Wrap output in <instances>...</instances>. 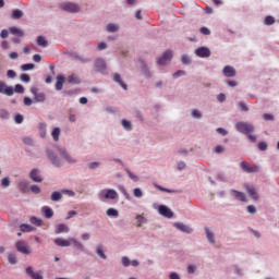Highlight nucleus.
<instances>
[{"instance_id": "aec40b11", "label": "nucleus", "mask_w": 279, "mask_h": 279, "mask_svg": "<svg viewBox=\"0 0 279 279\" xmlns=\"http://www.w3.org/2000/svg\"><path fill=\"white\" fill-rule=\"evenodd\" d=\"M29 178L33 182H43V177H40L38 169H33L29 173Z\"/></svg>"}, {"instance_id": "37998d69", "label": "nucleus", "mask_w": 279, "mask_h": 279, "mask_svg": "<svg viewBox=\"0 0 279 279\" xmlns=\"http://www.w3.org/2000/svg\"><path fill=\"white\" fill-rule=\"evenodd\" d=\"M121 124L124 128V130H132V123L130 121L122 120Z\"/></svg>"}, {"instance_id": "6ab92c4d", "label": "nucleus", "mask_w": 279, "mask_h": 279, "mask_svg": "<svg viewBox=\"0 0 279 279\" xmlns=\"http://www.w3.org/2000/svg\"><path fill=\"white\" fill-rule=\"evenodd\" d=\"M47 156L49 160H51L52 165H54V167H62V161L58 159V157H56V155H53L51 150L47 151Z\"/></svg>"}, {"instance_id": "f03ea898", "label": "nucleus", "mask_w": 279, "mask_h": 279, "mask_svg": "<svg viewBox=\"0 0 279 279\" xmlns=\"http://www.w3.org/2000/svg\"><path fill=\"white\" fill-rule=\"evenodd\" d=\"M60 10L63 12H70L71 14H75L80 12V4L75 2H63L59 4Z\"/></svg>"}, {"instance_id": "b1692460", "label": "nucleus", "mask_w": 279, "mask_h": 279, "mask_svg": "<svg viewBox=\"0 0 279 279\" xmlns=\"http://www.w3.org/2000/svg\"><path fill=\"white\" fill-rule=\"evenodd\" d=\"M113 82H117L124 90H128V85L122 82L120 74H113Z\"/></svg>"}, {"instance_id": "5701e85b", "label": "nucleus", "mask_w": 279, "mask_h": 279, "mask_svg": "<svg viewBox=\"0 0 279 279\" xmlns=\"http://www.w3.org/2000/svg\"><path fill=\"white\" fill-rule=\"evenodd\" d=\"M63 86H64V76L58 75L57 83H56V90H62Z\"/></svg>"}, {"instance_id": "cd10ccee", "label": "nucleus", "mask_w": 279, "mask_h": 279, "mask_svg": "<svg viewBox=\"0 0 279 279\" xmlns=\"http://www.w3.org/2000/svg\"><path fill=\"white\" fill-rule=\"evenodd\" d=\"M136 222H137V228H141V226H143V223H147V219L143 215H137Z\"/></svg>"}, {"instance_id": "6e6552de", "label": "nucleus", "mask_w": 279, "mask_h": 279, "mask_svg": "<svg viewBox=\"0 0 279 279\" xmlns=\"http://www.w3.org/2000/svg\"><path fill=\"white\" fill-rule=\"evenodd\" d=\"M171 58H173V52L167 50L163 52L162 57L158 59L157 64H159V66H165L167 62H170Z\"/></svg>"}, {"instance_id": "2f4dec72", "label": "nucleus", "mask_w": 279, "mask_h": 279, "mask_svg": "<svg viewBox=\"0 0 279 279\" xmlns=\"http://www.w3.org/2000/svg\"><path fill=\"white\" fill-rule=\"evenodd\" d=\"M37 45H39V47H47V45H49V43L47 41V39H45V37L38 36Z\"/></svg>"}, {"instance_id": "052dcab7", "label": "nucleus", "mask_w": 279, "mask_h": 279, "mask_svg": "<svg viewBox=\"0 0 279 279\" xmlns=\"http://www.w3.org/2000/svg\"><path fill=\"white\" fill-rule=\"evenodd\" d=\"M23 143L24 145H34V141L32 140V137H24Z\"/></svg>"}, {"instance_id": "a18cd8bd", "label": "nucleus", "mask_w": 279, "mask_h": 279, "mask_svg": "<svg viewBox=\"0 0 279 279\" xmlns=\"http://www.w3.org/2000/svg\"><path fill=\"white\" fill-rule=\"evenodd\" d=\"M0 119H10V113L5 109L0 110Z\"/></svg>"}, {"instance_id": "09e8293b", "label": "nucleus", "mask_w": 279, "mask_h": 279, "mask_svg": "<svg viewBox=\"0 0 279 279\" xmlns=\"http://www.w3.org/2000/svg\"><path fill=\"white\" fill-rule=\"evenodd\" d=\"M31 223H33L34 226H41L43 225V220L36 218V217H32L31 218Z\"/></svg>"}, {"instance_id": "e433bc0d", "label": "nucleus", "mask_w": 279, "mask_h": 279, "mask_svg": "<svg viewBox=\"0 0 279 279\" xmlns=\"http://www.w3.org/2000/svg\"><path fill=\"white\" fill-rule=\"evenodd\" d=\"M8 262L10 263V265H16V263L19 262V259H16V255H14V254H9V255H8Z\"/></svg>"}, {"instance_id": "c03bdc74", "label": "nucleus", "mask_w": 279, "mask_h": 279, "mask_svg": "<svg viewBox=\"0 0 279 279\" xmlns=\"http://www.w3.org/2000/svg\"><path fill=\"white\" fill-rule=\"evenodd\" d=\"M121 263H122L123 267H130V265H131V260H130V258L126 257V256H123V257L121 258Z\"/></svg>"}, {"instance_id": "8fccbe9b", "label": "nucleus", "mask_w": 279, "mask_h": 279, "mask_svg": "<svg viewBox=\"0 0 279 279\" xmlns=\"http://www.w3.org/2000/svg\"><path fill=\"white\" fill-rule=\"evenodd\" d=\"M134 197H143V191L140 187L133 190Z\"/></svg>"}, {"instance_id": "338daca9", "label": "nucleus", "mask_w": 279, "mask_h": 279, "mask_svg": "<svg viewBox=\"0 0 279 279\" xmlns=\"http://www.w3.org/2000/svg\"><path fill=\"white\" fill-rule=\"evenodd\" d=\"M218 101H220V104H223V101H226V94H219Z\"/></svg>"}, {"instance_id": "864d4df0", "label": "nucleus", "mask_w": 279, "mask_h": 279, "mask_svg": "<svg viewBox=\"0 0 279 279\" xmlns=\"http://www.w3.org/2000/svg\"><path fill=\"white\" fill-rule=\"evenodd\" d=\"M1 185L4 189H8V186H10V179L9 178H3L2 181H1Z\"/></svg>"}, {"instance_id": "4d7b16f0", "label": "nucleus", "mask_w": 279, "mask_h": 279, "mask_svg": "<svg viewBox=\"0 0 279 279\" xmlns=\"http://www.w3.org/2000/svg\"><path fill=\"white\" fill-rule=\"evenodd\" d=\"M258 149H259L260 151H266V149H267V143H265V142H259V143H258Z\"/></svg>"}, {"instance_id": "2eb2a0df", "label": "nucleus", "mask_w": 279, "mask_h": 279, "mask_svg": "<svg viewBox=\"0 0 279 279\" xmlns=\"http://www.w3.org/2000/svg\"><path fill=\"white\" fill-rule=\"evenodd\" d=\"M225 77H234L236 75V70L230 65H226L222 70Z\"/></svg>"}, {"instance_id": "ea45409f", "label": "nucleus", "mask_w": 279, "mask_h": 279, "mask_svg": "<svg viewBox=\"0 0 279 279\" xmlns=\"http://www.w3.org/2000/svg\"><path fill=\"white\" fill-rule=\"evenodd\" d=\"M107 32H110V33L119 32V26H117L116 24H108Z\"/></svg>"}, {"instance_id": "49530a36", "label": "nucleus", "mask_w": 279, "mask_h": 279, "mask_svg": "<svg viewBox=\"0 0 279 279\" xmlns=\"http://www.w3.org/2000/svg\"><path fill=\"white\" fill-rule=\"evenodd\" d=\"M238 106L241 112H247V110H250V108H247V105H245V102H238Z\"/></svg>"}, {"instance_id": "6e6d98bb", "label": "nucleus", "mask_w": 279, "mask_h": 279, "mask_svg": "<svg viewBox=\"0 0 279 279\" xmlns=\"http://www.w3.org/2000/svg\"><path fill=\"white\" fill-rule=\"evenodd\" d=\"M31 191H32V193H35V195H38V193H40V186L32 185Z\"/></svg>"}, {"instance_id": "0e129e2a", "label": "nucleus", "mask_w": 279, "mask_h": 279, "mask_svg": "<svg viewBox=\"0 0 279 279\" xmlns=\"http://www.w3.org/2000/svg\"><path fill=\"white\" fill-rule=\"evenodd\" d=\"M9 35H10V31L8 29H2L0 33L1 38H8Z\"/></svg>"}, {"instance_id": "7c9ffc66", "label": "nucleus", "mask_w": 279, "mask_h": 279, "mask_svg": "<svg viewBox=\"0 0 279 279\" xmlns=\"http://www.w3.org/2000/svg\"><path fill=\"white\" fill-rule=\"evenodd\" d=\"M107 217H119V210L114 208H109L106 211Z\"/></svg>"}, {"instance_id": "f257e3e1", "label": "nucleus", "mask_w": 279, "mask_h": 279, "mask_svg": "<svg viewBox=\"0 0 279 279\" xmlns=\"http://www.w3.org/2000/svg\"><path fill=\"white\" fill-rule=\"evenodd\" d=\"M118 197H119V193H117L112 189L101 190L98 193V199H100V202H106V199H118Z\"/></svg>"}, {"instance_id": "603ef678", "label": "nucleus", "mask_w": 279, "mask_h": 279, "mask_svg": "<svg viewBox=\"0 0 279 279\" xmlns=\"http://www.w3.org/2000/svg\"><path fill=\"white\" fill-rule=\"evenodd\" d=\"M126 173L129 175V178H131V180H134V182H138V177L134 173H132V171L126 170Z\"/></svg>"}, {"instance_id": "1a4fd4ad", "label": "nucleus", "mask_w": 279, "mask_h": 279, "mask_svg": "<svg viewBox=\"0 0 279 279\" xmlns=\"http://www.w3.org/2000/svg\"><path fill=\"white\" fill-rule=\"evenodd\" d=\"M198 58H210V49L206 47H201L195 50Z\"/></svg>"}, {"instance_id": "0eeeda50", "label": "nucleus", "mask_w": 279, "mask_h": 279, "mask_svg": "<svg viewBox=\"0 0 279 279\" xmlns=\"http://www.w3.org/2000/svg\"><path fill=\"white\" fill-rule=\"evenodd\" d=\"M0 93L7 95V97H12L14 95V88L8 86L3 81H0Z\"/></svg>"}, {"instance_id": "393cba45", "label": "nucleus", "mask_w": 279, "mask_h": 279, "mask_svg": "<svg viewBox=\"0 0 279 279\" xmlns=\"http://www.w3.org/2000/svg\"><path fill=\"white\" fill-rule=\"evenodd\" d=\"M72 241V245H74V247H76V250H78L80 252H84V244H82V242L71 238Z\"/></svg>"}, {"instance_id": "9d476101", "label": "nucleus", "mask_w": 279, "mask_h": 279, "mask_svg": "<svg viewBox=\"0 0 279 279\" xmlns=\"http://www.w3.org/2000/svg\"><path fill=\"white\" fill-rule=\"evenodd\" d=\"M59 156L60 158H63V160H65L66 162H77V160L73 158L71 155H69V153H66L65 149H59Z\"/></svg>"}, {"instance_id": "dca6fc26", "label": "nucleus", "mask_w": 279, "mask_h": 279, "mask_svg": "<svg viewBox=\"0 0 279 279\" xmlns=\"http://www.w3.org/2000/svg\"><path fill=\"white\" fill-rule=\"evenodd\" d=\"M9 34H12V36H17V38H23L25 36V33L23 32V29L16 27V26L10 27Z\"/></svg>"}, {"instance_id": "4be33fe9", "label": "nucleus", "mask_w": 279, "mask_h": 279, "mask_svg": "<svg viewBox=\"0 0 279 279\" xmlns=\"http://www.w3.org/2000/svg\"><path fill=\"white\" fill-rule=\"evenodd\" d=\"M244 189H246L250 197H252L253 199H258V194H256V189L250 185H245Z\"/></svg>"}, {"instance_id": "f8f14e48", "label": "nucleus", "mask_w": 279, "mask_h": 279, "mask_svg": "<svg viewBox=\"0 0 279 279\" xmlns=\"http://www.w3.org/2000/svg\"><path fill=\"white\" fill-rule=\"evenodd\" d=\"M230 193L232 197H234V199H238L239 202H247V198L245 197V193L239 192L236 190H231Z\"/></svg>"}, {"instance_id": "3c124183", "label": "nucleus", "mask_w": 279, "mask_h": 279, "mask_svg": "<svg viewBox=\"0 0 279 279\" xmlns=\"http://www.w3.org/2000/svg\"><path fill=\"white\" fill-rule=\"evenodd\" d=\"M199 32L204 36H210V29H208V27L203 26V27L199 28Z\"/></svg>"}, {"instance_id": "473e14b6", "label": "nucleus", "mask_w": 279, "mask_h": 279, "mask_svg": "<svg viewBox=\"0 0 279 279\" xmlns=\"http://www.w3.org/2000/svg\"><path fill=\"white\" fill-rule=\"evenodd\" d=\"M27 186H29V184L26 181L19 183V189L22 193H27Z\"/></svg>"}, {"instance_id": "c756f323", "label": "nucleus", "mask_w": 279, "mask_h": 279, "mask_svg": "<svg viewBox=\"0 0 279 279\" xmlns=\"http://www.w3.org/2000/svg\"><path fill=\"white\" fill-rule=\"evenodd\" d=\"M50 199L52 202H60L62 199V193L60 192H53L50 196Z\"/></svg>"}, {"instance_id": "a19ab883", "label": "nucleus", "mask_w": 279, "mask_h": 279, "mask_svg": "<svg viewBox=\"0 0 279 279\" xmlns=\"http://www.w3.org/2000/svg\"><path fill=\"white\" fill-rule=\"evenodd\" d=\"M69 84H80V78H77L75 75H70L68 77Z\"/></svg>"}, {"instance_id": "c85d7f7f", "label": "nucleus", "mask_w": 279, "mask_h": 279, "mask_svg": "<svg viewBox=\"0 0 279 279\" xmlns=\"http://www.w3.org/2000/svg\"><path fill=\"white\" fill-rule=\"evenodd\" d=\"M96 254H98L99 257L102 258V260H106L107 256L106 253H104V246L98 245L96 248Z\"/></svg>"}, {"instance_id": "7ed1b4c3", "label": "nucleus", "mask_w": 279, "mask_h": 279, "mask_svg": "<svg viewBox=\"0 0 279 279\" xmlns=\"http://www.w3.org/2000/svg\"><path fill=\"white\" fill-rule=\"evenodd\" d=\"M235 129L238 130V132L245 135L252 134V132H254V126L247 122H238L235 124Z\"/></svg>"}, {"instance_id": "20e7f679", "label": "nucleus", "mask_w": 279, "mask_h": 279, "mask_svg": "<svg viewBox=\"0 0 279 279\" xmlns=\"http://www.w3.org/2000/svg\"><path fill=\"white\" fill-rule=\"evenodd\" d=\"M31 93L34 96L33 101L34 104H43L45 99H47V96L43 92H38V87H32Z\"/></svg>"}, {"instance_id": "412c9836", "label": "nucleus", "mask_w": 279, "mask_h": 279, "mask_svg": "<svg viewBox=\"0 0 279 279\" xmlns=\"http://www.w3.org/2000/svg\"><path fill=\"white\" fill-rule=\"evenodd\" d=\"M69 226L64 225V223H60V225H57L56 227V234H62V232L66 233L69 232Z\"/></svg>"}, {"instance_id": "de8ad7c7", "label": "nucleus", "mask_w": 279, "mask_h": 279, "mask_svg": "<svg viewBox=\"0 0 279 279\" xmlns=\"http://www.w3.org/2000/svg\"><path fill=\"white\" fill-rule=\"evenodd\" d=\"M20 80H21V82H26V83H28V82L32 81V77H29V74H21V75H20Z\"/></svg>"}, {"instance_id": "bb28decb", "label": "nucleus", "mask_w": 279, "mask_h": 279, "mask_svg": "<svg viewBox=\"0 0 279 279\" xmlns=\"http://www.w3.org/2000/svg\"><path fill=\"white\" fill-rule=\"evenodd\" d=\"M21 232H34L35 228L29 225H21L20 226Z\"/></svg>"}, {"instance_id": "13d9d810", "label": "nucleus", "mask_w": 279, "mask_h": 279, "mask_svg": "<svg viewBox=\"0 0 279 279\" xmlns=\"http://www.w3.org/2000/svg\"><path fill=\"white\" fill-rule=\"evenodd\" d=\"M192 117H194L195 119H202V113L197 109H194L192 111Z\"/></svg>"}, {"instance_id": "39448f33", "label": "nucleus", "mask_w": 279, "mask_h": 279, "mask_svg": "<svg viewBox=\"0 0 279 279\" xmlns=\"http://www.w3.org/2000/svg\"><path fill=\"white\" fill-rule=\"evenodd\" d=\"M15 248L21 253L25 255L32 254V250H29V245L24 241L20 240L15 243Z\"/></svg>"}, {"instance_id": "4c0bfd02", "label": "nucleus", "mask_w": 279, "mask_h": 279, "mask_svg": "<svg viewBox=\"0 0 279 279\" xmlns=\"http://www.w3.org/2000/svg\"><path fill=\"white\" fill-rule=\"evenodd\" d=\"M264 23L265 25H274V23H276V19H274L271 15H268L265 17Z\"/></svg>"}, {"instance_id": "ddd939ff", "label": "nucleus", "mask_w": 279, "mask_h": 279, "mask_svg": "<svg viewBox=\"0 0 279 279\" xmlns=\"http://www.w3.org/2000/svg\"><path fill=\"white\" fill-rule=\"evenodd\" d=\"M54 243L59 246V247H71V245H73V241H71V239L69 240H64V239H56Z\"/></svg>"}, {"instance_id": "e2e57ef3", "label": "nucleus", "mask_w": 279, "mask_h": 279, "mask_svg": "<svg viewBox=\"0 0 279 279\" xmlns=\"http://www.w3.org/2000/svg\"><path fill=\"white\" fill-rule=\"evenodd\" d=\"M14 121L15 123H19V124L23 123V116L17 113L14 118Z\"/></svg>"}, {"instance_id": "69168bd1", "label": "nucleus", "mask_w": 279, "mask_h": 279, "mask_svg": "<svg viewBox=\"0 0 279 279\" xmlns=\"http://www.w3.org/2000/svg\"><path fill=\"white\" fill-rule=\"evenodd\" d=\"M32 104H34V100H32V98L29 97L24 98V106H32Z\"/></svg>"}, {"instance_id": "9b49d317", "label": "nucleus", "mask_w": 279, "mask_h": 279, "mask_svg": "<svg viewBox=\"0 0 279 279\" xmlns=\"http://www.w3.org/2000/svg\"><path fill=\"white\" fill-rule=\"evenodd\" d=\"M158 210L159 214L162 215V217H167L168 219H171V217H173V211H171V209H169V207L165 205H160Z\"/></svg>"}, {"instance_id": "f3484780", "label": "nucleus", "mask_w": 279, "mask_h": 279, "mask_svg": "<svg viewBox=\"0 0 279 279\" xmlns=\"http://www.w3.org/2000/svg\"><path fill=\"white\" fill-rule=\"evenodd\" d=\"M174 228H177V230H180L181 232H185L186 234H191V232H193V229L182 222L174 223Z\"/></svg>"}, {"instance_id": "58836bf2", "label": "nucleus", "mask_w": 279, "mask_h": 279, "mask_svg": "<svg viewBox=\"0 0 279 279\" xmlns=\"http://www.w3.org/2000/svg\"><path fill=\"white\" fill-rule=\"evenodd\" d=\"M36 65L34 63H25L21 66L22 71H32Z\"/></svg>"}, {"instance_id": "72a5a7b5", "label": "nucleus", "mask_w": 279, "mask_h": 279, "mask_svg": "<svg viewBox=\"0 0 279 279\" xmlns=\"http://www.w3.org/2000/svg\"><path fill=\"white\" fill-rule=\"evenodd\" d=\"M51 136L53 141H59L60 140V128H54L53 131L51 132Z\"/></svg>"}, {"instance_id": "f704fd0d", "label": "nucleus", "mask_w": 279, "mask_h": 279, "mask_svg": "<svg viewBox=\"0 0 279 279\" xmlns=\"http://www.w3.org/2000/svg\"><path fill=\"white\" fill-rule=\"evenodd\" d=\"M205 232L207 234V239H208L209 243H214L215 234L213 232H210V229H208V228H205Z\"/></svg>"}, {"instance_id": "c9c22d12", "label": "nucleus", "mask_w": 279, "mask_h": 279, "mask_svg": "<svg viewBox=\"0 0 279 279\" xmlns=\"http://www.w3.org/2000/svg\"><path fill=\"white\" fill-rule=\"evenodd\" d=\"M12 19H14V20H19V19H21L22 16H23V11H21V10H19V9H16V10H14L13 12H12Z\"/></svg>"}, {"instance_id": "680f3d73", "label": "nucleus", "mask_w": 279, "mask_h": 279, "mask_svg": "<svg viewBox=\"0 0 279 279\" xmlns=\"http://www.w3.org/2000/svg\"><path fill=\"white\" fill-rule=\"evenodd\" d=\"M7 75L10 80H14V77H16V72H14L13 70H9L7 72Z\"/></svg>"}, {"instance_id": "a878e982", "label": "nucleus", "mask_w": 279, "mask_h": 279, "mask_svg": "<svg viewBox=\"0 0 279 279\" xmlns=\"http://www.w3.org/2000/svg\"><path fill=\"white\" fill-rule=\"evenodd\" d=\"M43 210L45 213V217L47 219H51V217H53V209L49 208L48 206L43 207Z\"/></svg>"}, {"instance_id": "4468645a", "label": "nucleus", "mask_w": 279, "mask_h": 279, "mask_svg": "<svg viewBox=\"0 0 279 279\" xmlns=\"http://www.w3.org/2000/svg\"><path fill=\"white\" fill-rule=\"evenodd\" d=\"M95 69L98 73H106V61H104V59H97L95 62Z\"/></svg>"}, {"instance_id": "774afa93", "label": "nucleus", "mask_w": 279, "mask_h": 279, "mask_svg": "<svg viewBox=\"0 0 279 279\" xmlns=\"http://www.w3.org/2000/svg\"><path fill=\"white\" fill-rule=\"evenodd\" d=\"M170 279H180V275H178V272H171Z\"/></svg>"}, {"instance_id": "5fc2aeb1", "label": "nucleus", "mask_w": 279, "mask_h": 279, "mask_svg": "<svg viewBox=\"0 0 279 279\" xmlns=\"http://www.w3.org/2000/svg\"><path fill=\"white\" fill-rule=\"evenodd\" d=\"M181 62L182 64H191V59L189 58V56L184 54L181 58Z\"/></svg>"}, {"instance_id": "a211bd4d", "label": "nucleus", "mask_w": 279, "mask_h": 279, "mask_svg": "<svg viewBox=\"0 0 279 279\" xmlns=\"http://www.w3.org/2000/svg\"><path fill=\"white\" fill-rule=\"evenodd\" d=\"M26 274H27V276H31L32 279H44L43 275H40V272H38V271H34V268L32 266H28L26 268Z\"/></svg>"}, {"instance_id": "bf43d9fd", "label": "nucleus", "mask_w": 279, "mask_h": 279, "mask_svg": "<svg viewBox=\"0 0 279 279\" xmlns=\"http://www.w3.org/2000/svg\"><path fill=\"white\" fill-rule=\"evenodd\" d=\"M216 132H218V134H221V136H228V131H226L223 128L216 129Z\"/></svg>"}, {"instance_id": "79ce46f5", "label": "nucleus", "mask_w": 279, "mask_h": 279, "mask_svg": "<svg viewBox=\"0 0 279 279\" xmlns=\"http://www.w3.org/2000/svg\"><path fill=\"white\" fill-rule=\"evenodd\" d=\"M20 93V94H23V93H25V87H23V85H21V84H16L15 85V88L13 89V93Z\"/></svg>"}, {"instance_id": "423d86ee", "label": "nucleus", "mask_w": 279, "mask_h": 279, "mask_svg": "<svg viewBox=\"0 0 279 279\" xmlns=\"http://www.w3.org/2000/svg\"><path fill=\"white\" fill-rule=\"evenodd\" d=\"M240 167L245 173H258L260 171L258 166H251L247 161H241Z\"/></svg>"}]
</instances>
